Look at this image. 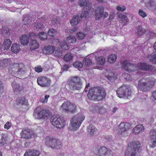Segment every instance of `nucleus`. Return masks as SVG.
<instances>
[{"instance_id": "obj_33", "label": "nucleus", "mask_w": 156, "mask_h": 156, "mask_svg": "<svg viewBox=\"0 0 156 156\" xmlns=\"http://www.w3.org/2000/svg\"><path fill=\"white\" fill-rule=\"evenodd\" d=\"M9 62L7 59H0V69H2L7 66Z\"/></svg>"}, {"instance_id": "obj_27", "label": "nucleus", "mask_w": 156, "mask_h": 156, "mask_svg": "<svg viewBox=\"0 0 156 156\" xmlns=\"http://www.w3.org/2000/svg\"><path fill=\"white\" fill-rule=\"evenodd\" d=\"M12 87L15 91H18L20 92L22 89L23 88L20 85L15 81H13L11 83Z\"/></svg>"}, {"instance_id": "obj_2", "label": "nucleus", "mask_w": 156, "mask_h": 156, "mask_svg": "<svg viewBox=\"0 0 156 156\" xmlns=\"http://www.w3.org/2000/svg\"><path fill=\"white\" fill-rule=\"evenodd\" d=\"M106 95L105 90L103 87L96 86L91 87L87 96L90 99L100 101L105 98Z\"/></svg>"}, {"instance_id": "obj_13", "label": "nucleus", "mask_w": 156, "mask_h": 156, "mask_svg": "<svg viewBox=\"0 0 156 156\" xmlns=\"http://www.w3.org/2000/svg\"><path fill=\"white\" fill-rule=\"evenodd\" d=\"M104 7L102 5L98 6L95 10V16L96 20H99L101 18L105 19L108 16V13L104 11Z\"/></svg>"}, {"instance_id": "obj_3", "label": "nucleus", "mask_w": 156, "mask_h": 156, "mask_svg": "<svg viewBox=\"0 0 156 156\" xmlns=\"http://www.w3.org/2000/svg\"><path fill=\"white\" fill-rule=\"evenodd\" d=\"M155 79L153 77L140 79L139 81L137 88L143 92L150 90L155 86Z\"/></svg>"}, {"instance_id": "obj_41", "label": "nucleus", "mask_w": 156, "mask_h": 156, "mask_svg": "<svg viewBox=\"0 0 156 156\" xmlns=\"http://www.w3.org/2000/svg\"><path fill=\"white\" fill-rule=\"evenodd\" d=\"M116 59V56L114 54H111L108 57V61L110 63L115 62Z\"/></svg>"}, {"instance_id": "obj_45", "label": "nucleus", "mask_w": 156, "mask_h": 156, "mask_svg": "<svg viewBox=\"0 0 156 156\" xmlns=\"http://www.w3.org/2000/svg\"><path fill=\"white\" fill-rule=\"evenodd\" d=\"M122 75L124 77V79L127 80H131L132 79V76L126 73H124L122 74Z\"/></svg>"}, {"instance_id": "obj_10", "label": "nucleus", "mask_w": 156, "mask_h": 156, "mask_svg": "<svg viewBox=\"0 0 156 156\" xmlns=\"http://www.w3.org/2000/svg\"><path fill=\"white\" fill-rule=\"evenodd\" d=\"M51 122L52 125L58 129H61L63 128L66 125V122L64 118L58 116H52Z\"/></svg>"}, {"instance_id": "obj_37", "label": "nucleus", "mask_w": 156, "mask_h": 156, "mask_svg": "<svg viewBox=\"0 0 156 156\" xmlns=\"http://www.w3.org/2000/svg\"><path fill=\"white\" fill-rule=\"evenodd\" d=\"M147 58L151 63L156 64V54L148 55Z\"/></svg>"}, {"instance_id": "obj_47", "label": "nucleus", "mask_w": 156, "mask_h": 156, "mask_svg": "<svg viewBox=\"0 0 156 156\" xmlns=\"http://www.w3.org/2000/svg\"><path fill=\"white\" fill-rule=\"evenodd\" d=\"M86 9V11L82 12L80 17L81 18H85L90 10V9H88V8Z\"/></svg>"}, {"instance_id": "obj_62", "label": "nucleus", "mask_w": 156, "mask_h": 156, "mask_svg": "<svg viewBox=\"0 0 156 156\" xmlns=\"http://www.w3.org/2000/svg\"><path fill=\"white\" fill-rule=\"evenodd\" d=\"M3 89V84L2 82L0 80V96L1 95V91Z\"/></svg>"}, {"instance_id": "obj_35", "label": "nucleus", "mask_w": 156, "mask_h": 156, "mask_svg": "<svg viewBox=\"0 0 156 156\" xmlns=\"http://www.w3.org/2000/svg\"><path fill=\"white\" fill-rule=\"evenodd\" d=\"M105 58L104 56H100L97 58V63L100 65H102L105 64Z\"/></svg>"}, {"instance_id": "obj_12", "label": "nucleus", "mask_w": 156, "mask_h": 156, "mask_svg": "<svg viewBox=\"0 0 156 156\" xmlns=\"http://www.w3.org/2000/svg\"><path fill=\"white\" fill-rule=\"evenodd\" d=\"M70 88L72 90H79L81 87V83L79 77L75 76L72 77L68 81Z\"/></svg>"}, {"instance_id": "obj_26", "label": "nucleus", "mask_w": 156, "mask_h": 156, "mask_svg": "<svg viewBox=\"0 0 156 156\" xmlns=\"http://www.w3.org/2000/svg\"><path fill=\"white\" fill-rule=\"evenodd\" d=\"M21 44L24 45H27L29 41V37L27 35H23L20 38Z\"/></svg>"}, {"instance_id": "obj_22", "label": "nucleus", "mask_w": 156, "mask_h": 156, "mask_svg": "<svg viewBox=\"0 0 156 156\" xmlns=\"http://www.w3.org/2000/svg\"><path fill=\"white\" fill-rule=\"evenodd\" d=\"M87 133L90 135H94L97 132V129L95 126L92 125H90L87 129Z\"/></svg>"}, {"instance_id": "obj_36", "label": "nucleus", "mask_w": 156, "mask_h": 156, "mask_svg": "<svg viewBox=\"0 0 156 156\" xmlns=\"http://www.w3.org/2000/svg\"><path fill=\"white\" fill-rule=\"evenodd\" d=\"M7 142V136L5 134H2L1 138L0 139V145H4L6 144Z\"/></svg>"}, {"instance_id": "obj_6", "label": "nucleus", "mask_w": 156, "mask_h": 156, "mask_svg": "<svg viewBox=\"0 0 156 156\" xmlns=\"http://www.w3.org/2000/svg\"><path fill=\"white\" fill-rule=\"evenodd\" d=\"M45 145L52 149H60L62 145L61 140L51 136H47L45 140Z\"/></svg>"}, {"instance_id": "obj_5", "label": "nucleus", "mask_w": 156, "mask_h": 156, "mask_svg": "<svg viewBox=\"0 0 156 156\" xmlns=\"http://www.w3.org/2000/svg\"><path fill=\"white\" fill-rule=\"evenodd\" d=\"M85 118V116L81 113H79L74 116L70 119L69 129L73 131L77 130Z\"/></svg>"}, {"instance_id": "obj_54", "label": "nucleus", "mask_w": 156, "mask_h": 156, "mask_svg": "<svg viewBox=\"0 0 156 156\" xmlns=\"http://www.w3.org/2000/svg\"><path fill=\"white\" fill-rule=\"evenodd\" d=\"M12 126L11 123L7 121L4 125V128L7 130L9 129Z\"/></svg>"}, {"instance_id": "obj_64", "label": "nucleus", "mask_w": 156, "mask_h": 156, "mask_svg": "<svg viewBox=\"0 0 156 156\" xmlns=\"http://www.w3.org/2000/svg\"><path fill=\"white\" fill-rule=\"evenodd\" d=\"M105 139L107 140H110L112 139V137L111 136H107L105 138Z\"/></svg>"}, {"instance_id": "obj_29", "label": "nucleus", "mask_w": 156, "mask_h": 156, "mask_svg": "<svg viewBox=\"0 0 156 156\" xmlns=\"http://www.w3.org/2000/svg\"><path fill=\"white\" fill-rule=\"evenodd\" d=\"M30 49L32 50H35L39 47V44L36 40H33L30 43Z\"/></svg>"}, {"instance_id": "obj_50", "label": "nucleus", "mask_w": 156, "mask_h": 156, "mask_svg": "<svg viewBox=\"0 0 156 156\" xmlns=\"http://www.w3.org/2000/svg\"><path fill=\"white\" fill-rule=\"evenodd\" d=\"M50 96L48 95H46L44 96V98H41L40 99V101L43 103H47L48 101V98H49Z\"/></svg>"}, {"instance_id": "obj_39", "label": "nucleus", "mask_w": 156, "mask_h": 156, "mask_svg": "<svg viewBox=\"0 0 156 156\" xmlns=\"http://www.w3.org/2000/svg\"><path fill=\"white\" fill-rule=\"evenodd\" d=\"M38 36L40 40H44L47 38V35L46 32H41L38 34Z\"/></svg>"}, {"instance_id": "obj_58", "label": "nucleus", "mask_w": 156, "mask_h": 156, "mask_svg": "<svg viewBox=\"0 0 156 156\" xmlns=\"http://www.w3.org/2000/svg\"><path fill=\"white\" fill-rule=\"evenodd\" d=\"M148 34H149V37L154 36L155 35V33L151 31H149Z\"/></svg>"}, {"instance_id": "obj_7", "label": "nucleus", "mask_w": 156, "mask_h": 156, "mask_svg": "<svg viewBox=\"0 0 156 156\" xmlns=\"http://www.w3.org/2000/svg\"><path fill=\"white\" fill-rule=\"evenodd\" d=\"M51 115V112L48 110L41 109L39 107H37L34 113V116L37 119H47Z\"/></svg>"}, {"instance_id": "obj_8", "label": "nucleus", "mask_w": 156, "mask_h": 156, "mask_svg": "<svg viewBox=\"0 0 156 156\" xmlns=\"http://www.w3.org/2000/svg\"><path fill=\"white\" fill-rule=\"evenodd\" d=\"M60 110L62 112L67 113H74L76 111V105L69 101H65L62 105Z\"/></svg>"}, {"instance_id": "obj_9", "label": "nucleus", "mask_w": 156, "mask_h": 156, "mask_svg": "<svg viewBox=\"0 0 156 156\" xmlns=\"http://www.w3.org/2000/svg\"><path fill=\"white\" fill-rule=\"evenodd\" d=\"M12 71L13 74L19 77L24 76L26 73V68L25 65L22 63H16L12 67Z\"/></svg>"}, {"instance_id": "obj_63", "label": "nucleus", "mask_w": 156, "mask_h": 156, "mask_svg": "<svg viewBox=\"0 0 156 156\" xmlns=\"http://www.w3.org/2000/svg\"><path fill=\"white\" fill-rule=\"evenodd\" d=\"M69 66L68 65H65L63 66L64 69L65 70H67L69 69Z\"/></svg>"}, {"instance_id": "obj_51", "label": "nucleus", "mask_w": 156, "mask_h": 156, "mask_svg": "<svg viewBox=\"0 0 156 156\" xmlns=\"http://www.w3.org/2000/svg\"><path fill=\"white\" fill-rule=\"evenodd\" d=\"M34 69L37 73H40L42 72L43 68L41 66H37L35 67Z\"/></svg>"}, {"instance_id": "obj_48", "label": "nucleus", "mask_w": 156, "mask_h": 156, "mask_svg": "<svg viewBox=\"0 0 156 156\" xmlns=\"http://www.w3.org/2000/svg\"><path fill=\"white\" fill-rule=\"evenodd\" d=\"M151 98L154 102L156 103V89L151 93Z\"/></svg>"}, {"instance_id": "obj_55", "label": "nucleus", "mask_w": 156, "mask_h": 156, "mask_svg": "<svg viewBox=\"0 0 156 156\" xmlns=\"http://www.w3.org/2000/svg\"><path fill=\"white\" fill-rule=\"evenodd\" d=\"M62 51L56 50L55 51V55L58 57H61L62 56Z\"/></svg>"}, {"instance_id": "obj_38", "label": "nucleus", "mask_w": 156, "mask_h": 156, "mask_svg": "<svg viewBox=\"0 0 156 156\" xmlns=\"http://www.w3.org/2000/svg\"><path fill=\"white\" fill-rule=\"evenodd\" d=\"M73 58V56L70 53L66 54L64 57L63 60L66 62H69L71 61Z\"/></svg>"}, {"instance_id": "obj_49", "label": "nucleus", "mask_w": 156, "mask_h": 156, "mask_svg": "<svg viewBox=\"0 0 156 156\" xmlns=\"http://www.w3.org/2000/svg\"><path fill=\"white\" fill-rule=\"evenodd\" d=\"M138 14L142 17L145 18L147 16V14L141 9H140L139 10Z\"/></svg>"}, {"instance_id": "obj_16", "label": "nucleus", "mask_w": 156, "mask_h": 156, "mask_svg": "<svg viewBox=\"0 0 156 156\" xmlns=\"http://www.w3.org/2000/svg\"><path fill=\"white\" fill-rule=\"evenodd\" d=\"M22 138L27 139H29L34 137V133L29 129H23L21 133Z\"/></svg>"}, {"instance_id": "obj_1", "label": "nucleus", "mask_w": 156, "mask_h": 156, "mask_svg": "<svg viewBox=\"0 0 156 156\" xmlns=\"http://www.w3.org/2000/svg\"><path fill=\"white\" fill-rule=\"evenodd\" d=\"M122 69L129 73H133L136 71L137 67L144 71H151L152 73L156 72V68L154 66L147 64L145 62H139L137 66L130 62L128 60H124L121 64Z\"/></svg>"}, {"instance_id": "obj_20", "label": "nucleus", "mask_w": 156, "mask_h": 156, "mask_svg": "<svg viewBox=\"0 0 156 156\" xmlns=\"http://www.w3.org/2000/svg\"><path fill=\"white\" fill-rule=\"evenodd\" d=\"M107 150V148L105 147H101L100 146H97L94 149V152L95 154L102 156L105 152Z\"/></svg>"}, {"instance_id": "obj_56", "label": "nucleus", "mask_w": 156, "mask_h": 156, "mask_svg": "<svg viewBox=\"0 0 156 156\" xmlns=\"http://www.w3.org/2000/svg\"><path fill=\"white\" fill-rule=\"evenodd\" d=\"M55 16L54 15H53L52 16H51V18H52V23H55V24H57L58 23V19H57V18H55Z\"/></svg>"}, {"instance_id": "obj_21", "label": "nucleus", "mask_w": 156, "mask_h": 156, "mask_svg": "<svg viewBox=\"0 0 156 156\" xmlns=\"http://www.w3.org/2000/svg\"><path fill=\"white\" fill-rule=\"evenodd\" d=\"M55 50V47L53 46L48 45L45 46L43 49V51L44 54L50 55L52 54Z\"/></svg>"}, {"instance_id": "obj_59", "label": "nucleus", "mask_w": 156, "mask_h": 156, "mask_svg": "<svg viewBox=\"0 0 156 156\" xmlns=\"http://www.w3.org/2000/svg\"><path fill=\"white\" fill-rule=\"evenodd\" d=\"M25 16H24V18L23 19L22 21L24 22V23H25V24H26V22H25V21H26V20H27V21L26 23V24H27L28 23L27 22H30V19L28 20L27 17V18L26 17H25Z\"/></svg>"}, {"instance_id": "obj_60", "label": "nucleus", "mask_w": 156, "mask_h": 156, "mask_svg": "<svg viewBox=\"0 0 156 156\" xmlns=\"http://www.w3.org/2000/svg\"><path fill=\"white\" fill-rule=\"evenodd\" d=\"M90 86V83H88L87 84H86L85 86V87L84 89V91L87 93V91H88V88Z\"/></svg>"}, {"instance_id": "obj_31", "label": "nucleus", "mask_w": 156, "mask_h": 156, "mask_svg": "<svg viewBox=\"0 0 156 156\" xmlns=\"http://www.w3.org/2000/svg\"><path fill=\"white\" fill-rule=\"evenodd\" d=\"M58 43L59 44L60 46L62 49L67 50L69 48V46L67 44L66 41H58Z\"/></svg>"}, {"instance_id": "obj_19", "label": "nucleus", "mask_w": 156, "mask_h": 156, "mask_svg": "<svg viewBox=\"0 0 156 156\" xmlns=\"http://www.w3.org/2000/svg\"><path fill=\"white\" fill-rule=\"evenodd\" d=\"M40 152L39 151L31 149L27 151L24 154V156H39Z\"/></svg>"}, {"instance_id": "obj_14", "label": "nucleus", "mask_w": 156, "mask_h": 156, "mask_svg": "<svg viewBox=\"0 0 156 156\" xmlns=\"http://www.w3.org/2000/svg\"><path fill=\"white\" fill-rule=\"evenodd\" d=\"M131 125L129 122H123L121 123L118 127V135L120 136L122 133L129 130L131 128Z\"/></svg>"}, {"instance_id": "obj_23", "label": "nucleus", "mask_w": 156, "mask_h": 156, "mask_svg": "<svg viewBox=\"0 0 156 156\" xmlns=\"http://www.w3.org/2000/svg\"><path fill=\"white\" fill-rule=\"evenodd\" d=\"M146 30L142 26H138L135 31L136 34L138 36H141L146 33Z\"/></svg>"}, {"instance_id": "obj_40", "label": "nucleus", "mask_w": 156, "mask_h": 156, "mask_svg": "<svg viewBox=\"0 0 156 156\" xmlns=\"http://www.w3.org/2000/svg\"><path fill=\"white\" fill-rule=\"evenodd\" d=\"M73 66L77 69H81L82 68L83 65L81 62L79 61H76L73 64Z\"/></svg>"}, {"instance_id": "obj_18", "label": "nucleus", "mask_w": 156, "mask_h": 156, "mask_svg": "<svg viewBox=\"0 0 156 156\" xmlns=\"http://www.w3.org/2000/svg\"><path fill=\"white\" fill-rule=\"evenodd\" d=\"M78 5L81 7H84L85 9H90L91 8V4L89 2V0H79L78 2Z\"/></svg>"}, {"instance_id": "obj_11", "label": "nucleus", "mask_w": 156, "mask_h": 156, "mask_svg": "<svg viewBox=\"0 0 156 156\" xmlns=\"http://www.w3.org/2000/svg\"><path fill=\"white\" fill-rule=\"evenodd\" d=\"M116 92L118 97L119 98L128 97L131 94L129 87L125 85H123L118 88Z\"/></svg>"}, {"instance_id": "obj_46", "label": "nucleus", "mask_w": 156, "mask_h": 156, "mask_svg": "<svg viewBox=\"0 0 156 156\" xmlns=\"http://www.w3.org/2000/svg\"><path fill=\"white\" fill-rule=\"evenodd\" d=\"M116 9L118 11L123 12L125 10L126 8L125 6L121 4L118 6Z\"/></svg>"}, {"instance_id": "obj_61", "label": "nucleus", "mask_w": 156, "mask_h": 156, "mask_svg": "<svg viewBox=\"0 0 156 156\" xmlns=\"http://www.w3.org/2000/svg\"><path fill=\"white\" fill-rule=\"evenodd\" d=\"M90 86V83H88L87 84H86L85 86V87L84 89V91L87 93V91H88V88Z\"/></svg>"}, {"instance_id": "obj_34", "label": "nucleus", "mask_w": 156, "mask_h": 156, "mask_svg": "<svg viewBox=\"0 0 156 156\" xmlns=\"http://www.w3.org/2000/svg\"><path fill=\"white\" fill-rule=\"evenodd\" d=\"M11 43L10 40L9 39H6L4 40V44L5 50H7L10 48Z\"/></svg>"}, {"instance_id": "obj_42", "label": "nucleus", "mask_w": 156, "mask_h": 156, "mask_svg": "<svg viewBox=\"0 0 156 156\" xmlns=\"http://www.w3.org/2000/svg\"><path fill=\"white\" fill-rule=\"evenodd\" d=\"M66 40L69 43H73L76 42V39L75 37H68Z\"/></svg>"}, {"instance_id": "obj_52", "label": "nucleus", "mask_w": 156, "mask_h": 156, "mask_svg": "<svg viewBox=\"0 0 156 156\" xmlns=\"http://www.w3.org/2000/svg\"><path fill=\"white\" fill-rule=\"evenodd\" d=\"M76 37L77 39L79 40H82L85 37V35L83 33L79 32L77 34Z\"/></svg>"}, {"instance_id": "obj_30", "label": "nucleus", "mask_w": 156, "mask_h": 156, "mask_svg": "<svg viewBox=\"0 0 156 156\" xmlns=\"http://www.w3.org/2000/svg\"><path fill=\"white\" fill-rule=\"evenodd\" d=\"M11 49V51L15 53H18L20 51L19 45L16 43L12 44Z\"/></svg>"}, {"instance_id": "obj_4", "label": "nucleus", "mask_w": 156, "mask_h": 156, "mask_svg": "<svg viewBox=\"0 0 156 156\" xmlns=\"http://www.w3.org/2000/svg\"><path fill=\"white\" fill-rule=\"evenodd\" d=\"M141 149L140 143L137 141H132L128 144L125 152V156H138Z\"/></svg>"}, {"instance_id": "obj_43", "label": "nucleus", "mask_w": 156, "mask_h": 156, "mask_svg": "<svg viewBox=\"0 0 156 156\" xmlns=\"http://www.w3.org/2000/svg\"><path fill=\"white\" fill-rule=\"evenodd\" d=\"M57 33L56 30L53 28H51L48 30V35L51 37H54Z\"/></svg>"}, {"instance_id": "obj_25", "label": "nucleus", "mask_w": 156, "mask_h": 156, "mask_svg": "<svg viewBox=\"0 0 156 156\" xmlns=\"http://www.w3.org/2000/svg\"><path fill=\"white\" fill-rule=\"evenodd\" d=\"M144 130V127L142 125H139L134 127L132 130V133L134 135H136L140 132H143Z\"/></svg>"}, {"instance_id": "obj_57", "label": "nucleus", "mask_w": 156, "mask_h": 156, "mask_svg": "<svg viewBox=\"0 0 156 156\" xmlns=\"http://www.w3.org/2000/svg\"><path fill=\"white\" fill-rule=\"evenodd\" d=\"M29 35V37H30L31 38H35L36 36L34 32H31L30 33Z\"/></svg>"}, {"instance_id": "obj_15", "label": "nucleus", "mask_w": 156, "mask_h": 156, "mask_svg": "<svg viewBox=\"0 0 156 156\" xmlns=\"http://www.w3.org/2000/svg\"><path fill=\"white\" fill-rule=\"evenodd\" d=\"M37 82L38 85L42 87H49L51 85V80L45 76H42L37 78Z\"/></svg>"}, {"instance_id": "obj_17", "label": "nucleus", "mask_w": 156, "mask_h": 156, "mask_svg": "<svg viewBox=\"0 0 156 156\" xmlns=\"http://www.w3.org/2000/svg\"><path fill=\"white\" fill-rule=\"evenodd\" d=\"M149 145L151 147H156V130H152L150 131V139L149 141Z\"/></svg>"}, {"instance_id": "obj_44", "label": "nucleus", "mask_w": 156, "mask_h": 156, "mask_svg": "<svg viewBox=\"0 0 156 156\" xmlns=\"http://www.w3.org/2000/svg\"><path fill=\"white\" fill-rule=\"evenodd\" d=\"M83 61L84 65L86 66H89L91 64V61L89 58H85Z\"/></svg>"}, {"instance_id": "obj_53", "label": "nucleus", "mask_w": 156, "mask_h": 156, "mask_svg": "<svg viewBox=\"0 0 156 156\" xmlns=\"http://www.w3.org/2000/svg\"><path fill=\"white\" fill-rule=\"evenodd\" d=\"M44 26L40 23H38L36 26V28L38 30H42L44 27Z\"/></svg>"}, {"instance_id": "obj_24", "label": "nucleus", "mask_w": 156, "mask_h": 156, "mask_svg": "<svg viewBox=\"0 0 156 156\" xmlns=\"http://www.w3.org/2000/svg\"><path fill=\"white\" fill-rule=\"evenodd\" d=\"M80 17L79 15H74L70 21L71 26L77 25L80 21Z\"/></svg>"}, {"instance_id": "obj_28", "label": "nucleus", "mask_w": 156, "mask_h": 156, "mask_svg": "<svg viewBox=\"0 0 156 156\" xmlns=\"http://www.w3.org/2000/svg\"><path fill=\"white\" fill-rule=\"evenodd\" d=\"M119 17L120 23H123V25H125L126 23H128V19L126 15L120 14L119 16Z\"/></svg>"}, {"instance_id": "obj_32", "label": "nucleus", "mask_w": 156, "mask_h": 156, "mask_svg": "<svg viewBox=\"0 0 156 156\" xmlns=\"http://www.w3.org/2000/svg\"><path fill=\"white\" fill-rule=\"evenodd\" d=\"M27 101L25 97H19L16 100V104L18 105H22L27 104Z\"/></svg>"}]
</instances>
